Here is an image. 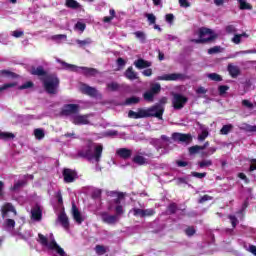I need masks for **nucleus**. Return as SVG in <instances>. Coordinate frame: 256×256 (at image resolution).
<instances>
[{
    "instance_id": "c03bdc74",
    "label": "nucleus",
    "mask_w": 256,
    "mask_h": 256,
    "mask_svg": "<svg viewBox=\"0 0 256 256\" xmlns=\"http://www.w3.org/2000/svg\"><path fill=\"white\" fill-rule=\"evenodd\" d=\"M208 79H210L211 81H223V78L221 77V75L217 74V73H210L207 74Z\"/></svg>"
},
{
    "instance_id": "4be33fe9",
    "label": "nucleus",
    "mask_w": 256,
    "mask_h": 256,
    "mask_svg": "<svg viewBox=\"0 0 256 256\" xmlns=\"http://www.w3.org/2000/svg\"><path fill=\"white\" fill-rule=\"evenodd\" d=\"M81 91H82V93H85L86 95H89L90 97H97V95H98L97 89L90 87L86 84H83L81 86Z\"/></svg>"
},
{
    "instance_id": "de8ad7c7",
    "label": "nucleus",
    "mask_w": 256,
    "mask_h": 256,
    "mask_svg": "<svg viewBox=\"0 0 256 256\" xmlns=\"http://www.w3.org/2000/svg\"><path fill=\"white\" fill-rule=\"evenodd\" d=\"M13 87H17L16 82H10V83L3 84L2 86H0V93H1V91H6V89H11Z\"/></svg>"
},
{
    "instance_id": "2eb2a0df",
    "label": "nucleus",
    "mask_w": 256,
    "mask_h": 256,
    "mask_svg": "<svg viewBox=\"0 0 256 256\" xmlns=\"http://www.w3.org/2000/svg\"><path fill=\"white\" fill-rule=\"evenodd\" d=\"M147 153L145 151H137L134 157L132 158L133 163L136 165H147Z\"/></svg>"
},
{
    "instance_id": "680f3d73",
    "label": "nucleus",
    "mask_w": 256,
    "mask_h": 256,
    "mask_svg": "<svg viewBox=\"0 0 256 256\" xmlns=\"http://www.w3.org/2000/svg\"><path fill=\"white\" fill-rule=\"evenodd\" d=\"M177 211V204L172 203L168 206L167 212L170 213V215H173V213H176Z\"/></svg>"
},
{
    "instance_id": "ddd939ff",
    "label": "nucleus",
    "mask_w": 256,
    "mask_h": 256,
    "mask_svg": "<svg viewBox=\"0 0 256 256\" xmlns=\"http://www.w3.org/2000/svg\"><path fill=\"white\" fill-rule=\"evenodd\" d=\"M185 77V74L182 73L163 74L158 76L156 81H183Z\"/></svg>"
},
{
    "instance_id": "c756f323",
    "label": "nucleus",
    "mask_w": 256,
    "mask_h": 256,
    "mask_svg": "<svg viewBox=\"0 0 256 256\" xmlns=\"http://www.w3.org/2000/svg\"><path fill=\"white\" fill-rule=\"evenodd\" d=\"M85 29H87V25L83 21H78L74 26V31L79 32V35L83 34Z\"/></svg>"
},
{
    "instance_id": "cd10ccee",
    "label": "nucleus",
    "mask_w": 256,
    "mask_h": 256,
    "mask_svg": "<svg viewBox=\"0 0 256 256\" xmlns=\"http://www.w3.org/2000/svg\"><path fill=\"white\" fill-rule=\"evenodd\" d=\"M141 101V98L137 97V96H132L130 98H127L122 105L125 106H130V105H137V103H139Z\"/></svg>"
},
{
    "instance_id": "6e6d98bb",
    "label": "nucleus",
    "mask_w": 256,
    "mask_h": 256,
    "mask_svg": "<svg viewBox=\"0 0 256 256\" xmlns=\"http://www.w3.org/2000/svg\"><path fill=\"white\" fill-rule=\"evenodd\" d=\"M199 151H202L201 146L195 145L189 148L190 155H195L196 153H199Z\"/></svg>"
},
{
    "instance_id": "1a4fd4ad",
    "label": "nucleus",
    "mask_w": 256,
    "mask_h": 256,
    "mask_svg": "<svg viewBox=\"0 0 256 256\" xmlns=\"http://www.w3.org/2000/svg\"><path fill=\"white\" fill-rule=\"evenodd\" d=\"M70 121L73 125H93V115H81L78 112Z\"/></svg>"
},
{
    "instance_id": "0eeeda50",
    "label": "nucleus",
    "mask_w": 256,
    "mask_h": 256,
    "mask_svg": "<svg viewBox=\"0 0 256 256\" xmlns=\"http://www.w3.org/2000/svg\"><path fill=\"white\" fill-rule=\"evenodd\" d=\"M57 62L61 63L63 69H65L66 71H74L76 73H83L84 75H95V73H97V70L94 68L78 67L60 59H57Z\"/></svg>"
},
{
    "instance_id": "4468645a",
    "label": "nucleus",
    "mask_w": 256,
    "mask_h": 256,
    "mask_svg": "<svg viewBox=\"0 0 256 256\" xmlns=\"http://www.w3.org/2000/svg\"><path fill=\"white\" fill-rule=\"evenodd\" d=\"M187 103V98L181 94H175L172 99L174 109H183Z\"/></svg>"
},
{
    "instance_id": "e433bc0d",
    "label": "nucleus",
    "mask_w": 256,
    "mask_h": 256,
    "mask_svg": "<svg viewBox=\"0 0 256 256\" xmlns=\"http://www.w3.org/2000/svg\"><path fill=\"white\" fill-rule=\"evenodd\" d=\"M135 37L137 39H139L140 43H145L146 39H147V35H145V32L143 31H136L134 33Z\"/></svg>"
},
{
    "instance_id": "a18cd8bd",
    "label": "nucleus",
    "mask_w": 256,
    "mask_h": 256,
    "mask_svg": "<svg viewBox=\"0 0 256 256\" xmlns=\"http://www.w3.org/2000/svg\"><path fill=\"white\" fill-rule=\"evenodd\" d=\"M150 91L154 95H157L161 91V84H159V83L152 84L151 87H150Z\"/></svg>"
},
{
    "instance_id": "3c124183",
    "label": "nucleus",
    "mask_w": 256,
    "mask_h": 256,
    "mask_svg": "<svg viewBox=\"0 0 256 256\" xmlns=\"http://www.w3.org/2000/svg\"><path fill=\"white\" fill-rule=\"evenodd\" d=\"M221 46H214L210 49H208V55H215L217 53H221Z\"/></svg>"
},
{
    "instance_id": "473e14b6",
    "label": "nucleus",
    "mask_w": 256,
    "mask_h": 256,
    "mask_svg": "<svg viewBox=\"0 0 256 256\" xmlns=\"http://www.w3.org/2000/svg\"><path fill=\"white\" fill-rule=\"evenodd\" d=\"M144 101H148V103H153L155 99V95L152 91L148 90L143 94Z\"/></svg>"
},
{
    "instance_id": "bb28decb",
    "label": "nucleus",
    "mask_w": 256,
    "mask_h": 256,
    "mask_svg": "<svg viewBox=\"0 0 256 256\" xmlns=\"http://www.w3.org/2000/svg\"><path fill=\"white\" fill-rule=\"evenodd\" d=\"M31 75H37L38 77H40V79H41V77H45V76H47V75H49V74H47V72H45V69H43V67L42 66H38V67H33L32 69H31Z\"/></svg>"
},
{
    "instance_id": "0e129e2a",
    "label": "nucleus",
    "mask_w": 256,
    "mask_h": 256,
    "mask_svg": "<svg viewBox=\"0 0 256 256\" xmlns=\"http://www.w3.org/2000/svg\"><path fill=\"white\" fill-rule=\"evenodd\" d=\"M164 38L166 39V41H177L179 43V37L175 35L166 34Z\"/></svg>"
},
{
    "instance_id": "aec40b11",
    "label": "nucleus",
    "mask_w": 256,
    "mask_h": 256,
    "mask_svg": "<svg viewBox=\"0 0 256 256\" xmlns=\"http://www.w3.org/2000/svg\"><path fill=\"white\" fill-rule=\"evenodd\" d=\"M57 221L64 229H69V217H67L64 211L58 215Z\"/></svg>"
},
{
    "instance_id": "338daca9",
    "label": "nucleus",
    "mask_w": 256,
    "mask_h": 256,
    "mask_svg": "<svg viewBox=\"0 0 256 256\" xmlns=\"http://www.w3.org/2000/svg\"><path fill=\"white\" fill-rule=\"evenodd\" d=\"M229 89V86L227 85H221L218 88L219 94L220 95H225V93H227V90Z\"/></svg>"
},
{
    "instance_id": "bf43d9fd",
    "label": "nucleus",
    "mask_w": 256,
    "mask_h": 256,
    "mask_svg": "<svg viewBox=\"0 0 256 256\" xmlns=\"http://www.w3.org/2000/svg\"><path fill=\"white\" fill-rule=\"evenodd\" d=\"M25 32L23 30H14L11 32L12 37H15L16 39H19V37H23Z\"/></svg>"
},
{
    "instance_id": "412c9836",
    "label": "nucleus",
    "mask_w": 256,
    "mask_h": 256,
    "mask_svg": "<svg viewBox=\"0 0 256 256\" xmlns=\"http://www.w3.org/2000/svg\"><path fill=\"white\" fill-rule=\"evenodd\" d=\"M116 155H118V157H120L121 159H130L131 155H133V151L127 148H119L116 151Z\"/></svg>"
},
{
    "instance_id": "ea45409f",
    "label": "nucleus",
    "mask_w": 256,
    "mask_h": 256,
    "mask_svg": "<svg viewBox=\"0 0 256 256\" xmlns=\"http://www.w3.org/2000/svg\"><path fill=\"white\" fill-rule=\"evenodd\" d=\"M129 213H132L134 217H141L143 219V209L134 207L129 211Z\"/></svg>"
},
{
    "instance_id": "9d476101",
    "label": "nucleus",
    "mask_w": 256,
    "mask_h": 256,
    "mask_svg": "<svg viewBox=\"0 0 256 256\" xmlns=\"http://www.w3.org/2000/svg\"><path fill=\"white\" fill-rule=\"evenodd\" d=\"M200 39L194 40L195 43H209L215 39V34L209 28H201L199 33Z\"/></svg>"
},
{
    "instance_id": "f3484780",
    "label": "nucleus",
    "mask_w": 256,
    "mask_h": 256,
    "mask_svg": "<svg viewBox=\"0 0 256 256\" xmlns=\"http://www.w3.org/2000/svg\"><path fill=\"white\" fill-rule=\"evenodd\" d=\"M41 219H43V209L39 206V204H36L31 209V220L39 222Z\"/></svg>"
},
{
    "instance_id": "4d7b16f0",
    "label": "nucleus",
    "mask_w": 256,
    "mask_h": 256,
    "mask_svg": "<svg viewBox=\"0 0 256 256\" xmlns=\"http://www.w3.org/2000/svg\"><path fill=\"white\" fill-rule=\"evenodd\" d=\"M95 251H96L97 255H105V253H106L107 250L105 249L104 246L97 245V246L95 247Z\"/></svg>"
},
{
    "instance_id": "f257e3e1",
    "label": "nucleus",
    "mask_w": 256,
    "mask_h": 256,
    "mask_svg": "<svg viewBox=\"0 0 256 256\" xmlns=\"http://www.w3.org/2000/svg\"><path fill=\"white\" fill-rule=\"evenodd\" d=\"M78 157H82V159H87L89 163H95L96 171H101V166H99V162L101 161V157H103V144L95 143L91 140L86 142V145L82 146L78 150Z\"/></svg>"
},
{
    "instance_id": "c85d7f7f",
    "label": "nucleus",
    "mask_w": 256,
    "mask_h": 256,
    "mask_svg": "<svg viewBox=\"0 0 256 256\" xmlns=\"http://www.w3.org/2000/svg\"><path fill=\"white\" fill-rule=\"evenodd\" d=\"M228 72L230 73L231 77H239V67L233 64L228 65Z\"/></svg>"
},
{
    "instance_id": "a211bd4d",
    "label": "nucleus",
    "mask_w": 256,
    "mask_h": 256,
    "mask_svg": "<svg viewBox=\"0 0 256 256\" xmlns=\"http://www.w3.org/2000/svg\"><path fill=\"white\" fill-rule=\"evenodd\" d=\"M172 139L178 143H189V141H191V134L175 132L172 134Z\"/></svg>"
},
{
    "instance_id": "37998d69",
    "label": "nucleus",
    "mask_w": 256,
    "mask_h": 256,
    "mask_svg": "<svg viewBox=\"0 0 256 256\" xmlns=\"http://www.w3.org/2000/svg\"><path fill=\"white\" fill-rule=\"evenodd\" d=\"M251 53H255V50H244L240 52H236L235 54L230 55L229 59H234V57H237L238 55H249Z\"/></svg>"
},
{
    "instance_id": "052dcab7",
    "label": "nucleus",
    "mask_w": 256,
    "mask_h": 256,
    "mask_svg": "<svg viewBox=\"0 0 256 256\" xmlns=\"http://www.w3.org/2000/svg\"><path fill=\"white\" fill-rule=\"evenodd\" d=\"M228 219L230 220L233 228L237 227V225L239 224V220L234 215L228 216Z\"/></svg>"
},
{
    "instance_id": "39448f33",
    "label": "nucleus",
    "mask_w": 256,
    "mask_h": 256,
    "mask_svg": "<svg viewBox=\"0 0 256 256\" xmlns=\"http://www.w3.org/2000/svg\"><path fill=\"white\" fill-rule=\"evenodd\" d=\"M40 81H42L45 91L50 95H55V93H57V88L59 87V78H57V76L48 74L41 77Z\"/></svg>"
},
{
    "instance_id": "20e7f679",
    "label": "nucleus",
    "mask_w": 256,
    "mask_h": 256,
    "mask_svg": "<svg viewBox=\"0 0 256 256\" xmlns=\"http://www.w3.org/2000/svg\"><path fill=\"white\" fill-rule=\"evenodd\" d=\"M108 196L114 198L108 202V211H115L117 215H123L125 213V205H123L125 197L123 193L110 191Z\"/></svg>"
},
{
    "instance_id": "7ed1b4c3",
    "label": "nucleus",
    "mask_w": 256,
    "mask_h": 256,
    "mask_svg": "<svg viewBox=\"0 0 256 256\" xmlns=\"http://www.w3.org/2000/svg\"><path fill=\"white\" fill-rule=\"evenodd\" d=\"M1 211L4 219V231H7V233H10L11 235H16L15 217H17V210H15V207H13L11 203H6L2 206Z\"/></svg>"
},
{
    "instance_id": "13d9d810",
    "label": "nucleus",
    "mask_w": 256,
    "mask_h": 256,
    "mask_svg": "<svg viewBox=\"0 0 256 256\" xmlns=\"http://www.w3.org/2000/svg\"><path fill=\"white\" fill-rule=\"evenodd\" d=\"M31 87H33V82L28 81V82H25L24 84L20 85V86L18 87V89H19L20 91H23V89H31Z\"/></svg>"
},
{
    "instance_id": "09e8293b",
    "label": "nucleus",
    "mask_w": 256,
    "mask_h": 256,
    "mask_svg": "<svg viewBox=\"0 0 256 256\" xmlns=\"http://www.w3.org/2000/svg\"><path fill=\"white\" fill-rule=\"evenodd\" d=\"M153 215H155V209L153 208L143 209V218L153 217Z\"/></svg>"
},
{
    "instance_id": "393cba45",
    "label": "nucleus",
    "mask_w": 256,
    "mask_h": 256,
    "mask_svg": "<svg viewBox=\"0 0 256 256\" xmlns=\"http://www.w3.org/2000/svg\"><path fill=\"white\" fill-rule=\"evenodd\" d=\"M134 65L136 69H147L148 67H151L152 63L140 58L134 62Z\"/></svg>"
},
{
    "instance_id": "dca6fc26",
    "label": "nucleus",
    "mask_w": 256,
    "mask_h": 256,
    "mask_svg": "<svg viewBox=\"0 0 256 256\" xmlns=\"http://www.w3.org/2000/svg\"><path fill=\"white\" fill-rule=\"evenodd\" d=\"M72 216L78 225H81V223H83V221L86 219L85 215L81 214V211H79V208H77L75 203H72Z\"/></svg>"
},
{
    "instance_id": "a878e982",
    "label": "nucleus",
    "mask_w": 256,
    "mask_h": 256,
    "mask_svg": "<svg viewBox=\"0 0 256 256\" xmlns=\"http://www.w3.org/2000/svg\"><path fill=\"white\" fill-rule=\"evenodd\" d=\"M74 43L80 47V49H83L85 47H89L93 43V39L91 38H85L84 40L76 39L74 40Z\"/></svg>"
},
{
    "instance_id": "f8f14e48",
    "label": "nucleus",
    "mask_w": 256,
    "mask_h": 256,
    "mask_svg": "<svg viewBox=\"0 0 256 256\" xmlns=\"http://www.w3.org/2000/svg\"><path fill=\"white\" fill-rule=\"evenodd\" d=\"M115 213H116L115 215H111L109 214V212H101L100 213L101 220L103 221V223H106V225H115V223L119 222V217L123 215V214H117V212Z\"/></svg>"
},
{
    "instance_id": "864d4df0",
    "label": "nucleus",
    "mask_w": 256,
    "mask_h": 256,
    "mask_svg": "<svg viewBox=\"0 0 256 256\" xmlns=\"http://www.w3.org/2000/svg\"><path fill=\"white\" fill-rule=\"evenodd\" d=\"M231 129H233V125H224L220 132L222 135H228L229 134V131H231Z\"/></svg>"
},
{
    "instance_id": "e2e57ef3",
    "label": "nucleus",
    "mask_w": 256,
    "mask_h": 256,
    "mask_svg": "<svg viewBox=\"0 0 256 256\" xmlns=\"http://www.w3.org/2000/svg\"><path fill=\"white\" fill-rule=\"evenodd\" d=\"M165 21H166V23H169L170 25H173V21H175V15L166 14L165 15Z\"/></svg>"
},
{
    "instance_id": "a19ab883",
    "label": "nucleus",
    "mask_w": 256,
    "mask_h": 256,
    "mask_svg": "<svg viewBox=\"0 0 256 256\" xmlns=\"http://www.w3.org/2000/svg\"><path fill=\"white\" fill-rule=\"evenodd\" d=\"M242 129L247 133H256V125L243 124Z\"/></svg>"
},
{
    "instance_id": "4c0bfd02",
    "label": "nucleus",
    "mask_w": 256,
    "mask_h": 256,
    "mask_svg": "<svg viewBox=\"0 0 256 256\" xmlns=\"http://www.w3.org/2000/svg\"><path fill=\"white\" fill-rule=\"evenodd\" d=\"M109 13H110V16H106L103 18L104 23H111L113 18L116 17L115 9H110Z\"/></svg>"
},
{
    "instance_id": "79ce46f5",
    "label": "nucleus",
    "mask_w": 256,
    "mask_h": 256,
    "mask_svg": "<svg viewBox=\"0 0 256 256\" xmlns=\"http://www.w3.org/2000/svg\"><path fill=\"white\" fill-rule=\"evenodd\" d=\"M34 136L36 137V139L41 140L45 137V130L41 129V128H37L34 130Z\"/></svg>"
},
{
    "instance_id": "774afa93",
    "label": "nucleus",
    "mask_w": 256,
    "mask_h": 256,
    "mask_svg": "<svg viewBox=\"0 0 256 256\" xmlns=\"http://www.w3.org/2000/svg\"><path fill=\"white\" fill-rule=\"evenodd\" d=\"M250 162H251V165H250L249 171L250 172L256 171V159H252L250 160Z\"/></svg>"
},
{
    "instance_id": "5701e85b",
    "label": "nucleus",
    "mask_w": 256,
    "mask_h": 256,
    "mask_svg": "<svg viewBox=\"0 0 256 256\" xmlns=\"http://www.w3.org/2000/svg\"><path fill=\"white\" fill-rule=\"evenodd\" d=\"M138 75L139 74L133 70V66L128 67L124 73V76L126 79H129V81H135V79H139Z\"/></svg>"
},
{
    "instance_id": "7c9ffc66",
    "label": "nucleus",
    "mask_w": 256,
    "mask_h": 256,
    "mask_svg": "<svg viewBox=\"0 0 256 256\" xmlns=\"http://www.w3.org/2000/svg\"><path fill=\"white\" fill-rule=\"evenodd\" d=\"M15 137V134L11 132H1L0 131V139L2 141H13V138Z\"/></svg>"
},
{
    "instance_id": "2f4dec72",
    "label": "nucleus",
    "mask_w": 256,
    "mask_h": 256,
    "mask_svg": "<svg viewBox=\"0 0 256 256\" xmlns=\"http://www.w3.org/2000/svg\"><path fill=\"white\" fill-rule=\"evenodd\" d=\"M66 1V7L69 9H79L81 7V4L77 2L76 0H65Z\"/></svg>"
},
{
    "instance_id": "603ef678",
    "label": "nucleus",
    "mask_w": 256,
    "mask_h": 256,
    "mask_svg": "<svg viewBox=\"0 0 256 256\" xmlns=\"http://www.w3.org/2000/svg\"><path fill=\"white\" fill-rule=\"evenodd\" d=\"M0 76L1 77H10L11 79H13V77H15V73H13L9 70H2V71H0Z\"/></svg>"
},
{
    "instance_id": "6ab92c4d",
    "label": "nucleus",
    "mask_w": 256,
    "mask_h": 256,
    "mask_svg": "<svg viewBox=\"0 0 256 256\" xmlns=\"http://www.w3.org/2000/svg\"><path fill=\"white\" fill-rule=\"evenodd\" d=\"M63 177L65 183H73L75 181V177H77V173L69 168L64 169Z\"/></svg>"
},
{
    "instance_id": "c9c22d12",
    "label": "nucleus",
    "mask_w": 256,
    "mask_h": 256,
    "mask_svg": "<svg viewBox=\"0 0 256 256\" xmlns=\"http://www.w3.org/2000/svg\"><path fill=\"white\" fill-rule=\"evenodd\" d=\"M145 17L149 23V25H155L157 23V17L153 13H146Z\"/></svg>"
},
{
    "instance_id": "b1692460",
    "label": "nucleus",
    "mask_w": 256,
    "mask_h": 256,
    "mask_svg": "<svg viewBox=\"0 0 256 256\" xmlns=\"http://www.w3.org/2000/svg\"><path fill=\"white\" fill-rule=\"evenodd\" d=\"M27 184V182L23 179V176L14 183V185L10 188L11 191L17 193V191H21V189Z\"/></svg>"
},
{
    "instance_id": "423d86ee",
    "label": "nucleus",
    "mask_w": 256,
    "mask_h": 256,
    "mask_svg": "<svg viewBox=\"0 0 256 256\" xmlns=\"http://www.w3.org/2000/svg\"><path fill=\"white\" fill-rule=\"evenodd\" d=\"M38 241L44 247H47L51 251H55L57 253V255H59V256H69V255H67L65 250L63 248H61V246H59V244H57L55 239H53L51 242H49L47 240V237H45L43 234H38Z\"/></svg>"
},
{
    "instance_id": "f704fd0d",
    "label": "nucleus",
    "mask_w": 256,
    "mask_h": 256,
    "mask_svg": "<svg viewBox=\"0 0 256 256\" xmlns=\"http://www.w3.org/2000/svg\"><path fill=\"white\" fill-rule=\"evenodd\" d=\"M51 40L55 41L57 43H61L62 41H67V35H65V34L53 35V36H51Z\"/></svg>"
},
{
    "instance_id": "f03ea898",
    "label": "nucleus",
    "mask_w": 256,
    "mask_h": 256,
    "mask_svg": "<svg viewBox=\"0 0 256 256\" xmlns=\"http://www.w3.org/2000/svg\"><path fill=\"white\" fill-rule=\"evenodd\" d=\"M163 113L165 108L161 104H155L149 108H139L137 112L130 110L128 112L129 119H147L148 117H156L157 119H163Z\"/></svg>"
},
{
    "instance_id": "5fc2aeb1",
    "label": "nucleus",
    "mask_w": 256,
    "mask_h": 256,
    "mask_svg": "<svg viewBox=\"0 0 256 256\" xmlns=\"http://www.w3.org/2000/svg\"><path fill=\"white\" fill-rule=\"evenodd\" d=\"M107 89H109V91H118L119 89V84L116 82H111L107 84Z\"/></svg>"
},
{
    "instance_id": "58836bf2",
    "label": "nucleus",
    "mask_w": 256,
    "mask_h": 256,
    "mask_svg": "<svg viewBox=\"0 0 256 256\" xmlns=\"http://www.w3.org/2000/svg\"><path fill=\"white\" fill-rule=\"evenodd\" d=\"M242 37H249V35H247V33L235 34L234 37L232 38V42L236 45H239V43H241Z\"/></svg>"
},
{
    "instance_id": "9b49d317",
    "label": "nucleus",
    "mask_w": 256,
    "mask_h": 256,
    "mask_svg": "<svg viewBox=\"0 0 256 256\" xmlns=\"http://www.w3.org/2000/svg\"><path fill=\"white\" fill-rule=\"evenodd\" d=\"M62 115L65 117H69L70 121L75 117L77 113H79V105L78 104H67L62 109Z\"/></svg>"
},
{
    "instance_id": "8fccbe9b",
    "label": "nucleus",
    "mask_w": 256,
    "mask_h": 256,
    "mask_svg": "<svg viewBox=\"0 0 256 256\" xmlns=\"http://www.w3.org/2000/svg\"><path fill=\"white\" fill-rule=\"evenodd\" d=\"M217 151V147H210L207 151L202 152L203 157H209Z\"/></svg>"
},
{
    "instance_id": "6e6552de",
    "label": "nucleus",
    "mask_w": 256,
    "mask_h": 256,
    "mask_svg": "<svg viewBox=\"0 0 256 256\" xmlns=\"http://www.w3.org/2000/svg\"><path fill=\"white\" fill-rule=\"evenodd\" d=\"M153 143L157 151H160V155H165L169 153V150L167 149V147H165V145H170L171 143V138H169L168 136L162 135L161 140L159 139L153 140Z\"/></svg>"
},
{
    "instance_id": "49530a36",
    "label": "nucleus",
    "mask_w": 256,
    "mask_h": 256,
    "mask_svg": "<svg viewBox=\"0 0 256 256\" xmlns=\"http://www.w3.org/2000/svg\"><path fill=\"white\" fill-rule=\"evenodd\" d=\"M198 165H199L200 169H205V167H211V165H213V161L202 160V161L198 162Z\"/></svg>"
},
{
    "instance_id": "69168bd1",
    "label": "nucleus",
    "mask_w": 256,
    "mask_h": 256,
    "mask_svg": "<svg viewBox=\"0 0 256 256\" xmlns=\"http://www.w3.org/2000/svg\"><path fill=\"white\" fill-rule=\"evenodd\" d=\"M185 233L188 237H193L195 235L196 231L194 227H188L185 229Z\"/></svg>"
},
{
    "instance_id": "72a5a7b5",
    "label": "nucleus",
    "mask_w": 256,
    "mask_h": 256,
    "mask_svg": "<svg viewBox=\"0 0 256 256\" xmlns=\"http://www.w3.org/2000/svg\"><path fill=\"white\" fill-rule=\"evenodd\" d=\"M237 2L240 5V9L242 10H248L251 11V9H253V7L251 6V4L247 3V0H237Z\"/></svg>"
}]
</instances>
